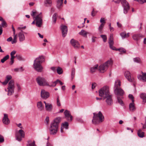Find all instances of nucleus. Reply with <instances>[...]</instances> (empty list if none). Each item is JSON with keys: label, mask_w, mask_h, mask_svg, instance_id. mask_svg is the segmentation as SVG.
Listing matches in <instances>:
<instances>
[{"label": "nucleus", "mask_w": 146, "mask_h": 146, "mask_svg": "<svg viewBox=\"0 0 146 146\" xmlns=\"http://www.w3.org/2000/svg\"><path fill=\"white\" fill-rule=\"evenodd\" d=\"M44 61L43 56H41L36 58L34 61L33 67L35 70L39 72H42L43 67L41 64Z\"/></svg>", "instance_id": "f257e3e1"}, {"label": "nucleus", "mask_w": 146, "mask_h": 146, "mask_svg": "<svg viewBox=\"0 0 146 146\" xmlns=\"http://www.w3.org/2000/svg\"><path fill=\"white\" fill-rule=\"evenodd\" d=\"M94 116L92 120V123L95 125L98 124L104 121V116L100 111L98 113H94Z\"/></svg>", "instance_id": "f03ea898"}, {"label": "nucleus", "mask_w": 146, "mask_h": 146, "mask_svg": "<svg viewBox=\"0 0 146 146\" xmlns=\"http://www.w3.org/2000/svg\"><path fill=\"white\" fill-rule=\"evenodd\" d=\"M99 96L101 97L103 100L111 94L110 93V89L108 86H105L101 88L99 90Z\"/></svg>", "instance_id": "7ed1b4c3"}, {"label": "nucleus", "mask_w": 146, "mask_h": 146, "mask_svg": "<svg viewBox=\"0 0 146 146\" xmlns=\"http://www.w3.org/2000/svg\"><path fill=\"white\" fill-rule=\"evenodd\" d=\"M113 64V61L111 59L108 60L99 67V70L101 73H104L108 69L109 67L111 66Z\"/></svg>", "instance_id": "20e7f679"}, {"label": "nucleus", "mask_w": 146, "mask_h": 146, "mask_svg": "<svg viewBox=\"0 0 146 146\" xmlns=\"http://www.w3.org/2000/svg\"><path fill=\"white\" fill-rule=\"evenodd\" d=\"M112 1L116 3H119L121 1L123 7V13L125 14L127 13L129 9V5L126 0H113Z\"/></svg>", "instance_id": "39448f33"}, {"label": "nucleus", "mask_w": 146, "mask_h": 146, "mask_svg": "<svg viewBox=\"0 0 146 146\" xmlns=\"http://www.w3.org/2000/svg\"><path fill=\"white\" fill-rule=\"evenodd\" d=\"M15 85L14 81L13 80H11L8 84L7 89L8 90L7 95L11 96L14 92Z\"/></svg>", "instance_id": "423d86ee"}, {"label": "nucleus", "mask_w": 146, "mask_h": 146, "mask_svg": "<svg viewBox=\"0 0 146 146\" xmlns=\"http://www.w3.org/2000/svg\"><path fill=\"white\" fill-rule=\"evenodd\" d=\"M25 132L22 129H20L15 133V137L17 140L20 141L22 140V138L24 137Z\"/></svg>", "instance_id": "0eeeda50"}, {"label": "nucleus", "mask_w": 146, "mask_h": 146, "mask_svg": "<svg viewBox=\"0 0 146 146\" xmlns=\"http://www.w3.org/2000/svg\"><path fill=\"white\" fill-rule=\"evenodd\" d=\"M38 84L40 86H47L48 82L43 77L39 76L36 79Z\"/></svg>", "instance_id": "6e6552de"}, {"label": "nucleus", "mask_w": 146, "mask_h": 146, "mask_svg": "<svg viewBox=\"0 0 146 146\" xmlns=\"http://www.w3.org/2000/svg\"><path fill=\"white\" fill-rule=\"evenodd\" d=\"M36 25L38 27H41L42 24V16L41 13L37 15L35 18Z\"/></svg>", "instance_id": "1a4fd4ad"}, {"label": "nucleus", "mask_w": 146, "mask_h": 146, "mask_svg": "<svg viewBox=\"0 0 146 146\" xmlns=\"http://www.w3.org/2000/svg\"><path fill=\"white\" fill-rule=\"evenodd\" d=\"M58 127L56 125L51 123L49 128L50 134L54 135L57 133L58 130Z\"/></svg>", "instance_id": "9d476101"}, {"label": "nucleus", "mask_w": 146, "mask_h": 146, "mask_svg": "<svg viewBox=\"0 0 146 146\" xmlns=\"http://www.w3.org/2000/svg\"><path fill=\"white\" fill-rule=\"evenodd\" d=\"M124 76L127 80L130 82H135V80L133 78H131V73L128 71H125L124 73Z\"/></svg>", "instance_id": "9b49d317"}, {"label": "nucleus", "mask_w": 146, "mask_h": 146, "mask_svg": "<svg viewBox=\"0 0 146 146\" xmlns=\"http://www.w3.org/2000/svg\"><path fill=\"white\" fill-rule=\"evenodd\" d=\"M70 43L71 45L75 49H78L80 47V44L79 42L74 39H72L70 40Z\"/></svg>", "instance_id": "f8f14e48"}, {"label": "nucleus", "mask_w": 146, "mask_h": 146, "mask_svg": "<svg viewBox=\"0 0 146 146\" xmlns=\"http://www.w3.org/2000/svg\"><path fill=\"white\" fill-rule=\"evenodd\" d=\"M66 118L68 121H71L72 119V116L71 115L69 111L66 110L64 112Z\"/></svg>", "instance_id": "ddd939ff"}, {"label": "nucleus", "mask_w": 146, "mask_h": 146, "mask_svg": "<svg viewBox=\"0 0 146 146\" xmlns=\"http://www.w3.org/2000/svg\"><path fill=\"white\" fill-rule=\"evenodd\" d=\"M105 99H106L105 101L107 105L111 106L113 104V102L111 94L106 97Z\"/></svg>", "instance_id": "4468645a"}, {"label": "nucleus", "mask_w": 146, "mask_h": 146, "mask_svg": "<svg viewBox=\"0 0 146 146\" xmlns=\"http://www.w3.org/2000/svg\"><path fill=\"white\" fill-rule=\"evenodd\" d=\"M41 96L42 98L44 99H46L49 96V94L46 91L44 90H42L41 92Z\"/></svg>", "instance_id": "2eb2a0df"}, {"label": "nucleus", "mask_w": 146, "mask_h": 146, "mask_svg": "<svg viewBox=\"0 0 146 146\" xmlns=\"http://www.w3.org/2000/svg\"><path fill=\"white\" fill-rule=\"evenodd\" d=\"M61 29L62 31V36L63 37H65L67 33L68 29L66 26L64 25H62L61 27Z\"/></svg>", "instance_id": "dca6fc26"}, {"label": "nucleus", "mask_w": 146, "mask_h": 146, "mask_svg": "<svg viewBox=\"0 0 146 146\" xmlns=\"http://www.w3.org/2000/svg\"><path fill=\"white\" fill-rule=\"evenodd\" d=\"M45 105V108L46 110L48 111H52V104L46 103L45 101L44 102Z\"/></svg>", "instance_id": "f3484780"}, {"label": "nucleus", "mask_w": 146, "mask_h": 146, "mask_svg": "<svg viewBox=\"0 0 146 146\" xmlns=\"http://www.w3.org/2000/svg\"><path fill=\"white\" fill-rule=\"evenodd\" d=\"M117 90L115 91V89H114V92L115 94L118 96H122L124 94V92L120 88H117Z\"/></svg>", "instance_id": "a211bd4d"}, {"label": "nucleus", "mask_w": 146, "mask_h": 146, "mask_svg": "<svg viewBox=\"0 0 146 146\" xmlns=\"http://www.w3.org/2000/svg\"><path fill=\"white\" fill-rule=\"evenodd\" d=\"M137 77L140 80L143 82H146V73L142 72V75H138Z\"/></svg>", "instance_id": "6ab92c4d"}, {"label": "nucleus", "mask_w": 146, "mask_h": 146, "mask_svg": "<svg viewBox=\"0 0 146 146\" xmlns=\"http://www.w3.org/2000/svg\"><path fill=\"white\" fill-rule=\"evenodd\" d=\"M121 86V82L119 79H117L115 81L114 89H115V91L116 92L117 90V88H120Z\"/></svg>", "instance_id": "aec40b11"}, {"label": "nucleus", "mask_w": 146, "mask_h": 146, "mask_svg": "<svg viewBox=\"0 0 146 146\" xmlns=\"http://www.w3.org/2000/svg\"><path fill=\"white\" fill-rule=\"evenodd\" d=\"M144 36L141 34H135L133 35L132 38L134 40L137 41L140 38H142Z\"/></svg>", "instance_id": "412c9836"}, {"label": "nucleus", "mask_w": 146, "mask_h": 146, "mask_svg": "<svg viewBox=\"0 0 146 146\" xmlns=\"http://www.w3.org/2000/svg\"><path fill=\"white\" fill-rule=\"evenodd\" d=\"M37 107L40 111H42L44 109V106L41 101H39L37 103Z\"/></svg>", "instance_id": "4be33fe9"}, {"label": "nucleus", "mask_w": 146, "mask_h": 146, "mask_svg": "<svg viewBox=\"0 0 146 146\" xmlns=\"http://www.w3.org/2000/svg\"><path fill=\"white\" fill-rule=\"evenodd\" d=\"M4 117L3 119V123L5 124H8L10 122L8 118V115L6 114H4Z\"/></svg>", "instance_id": "5701e85b"}, {"label": "nucleus", "mask_w": 146, "mask_h": 146, "mask_svg": "<svg viewBox=\"0 0 146 146\" xmlns=\"http://www.w3.org/2000/svg\"><path fill=\"white\" fill-rule=\"evenodd\" d=\"M21 32H19L18 34L19 40L20 42H22L24 40L25 38L24 34L22 32V31H21Z\"/></svg>", "instance_id": "b1692460"}, {"label": "nucleus", "mask_w": 146, "mask_h": 146, "mask_svg": "<svg viewBox=\"0 0 146 146\" xmlns=\"http://www.w3.org/2000/svg\"><path fill=\"white\" fill-rule=\"evenodd\" d=\"M16 51L15 50L13 51L11 53L10 55L11 56V64H12L14 61V59L15 58V56L14 55L16 54Z\"/></svg>", "instance_id": "393cba45"}, {"label": "nucleus", "mask_w": 146, "mask_h": 146, "mask_svg": "<svg viewBox=\"0 0 146 146\" xmlns=\"http://www.w3.org/2000/svg\"><path fill=\"white\" fill-rule=\"evenodd\" d=\"M12 78V76L10 75H7L6 77L5 81L2 82L3 84L6 85L8 83V82Z\"/></svg>", "instance_id": "a878e982"}, {"label": "nucleus", "mask_w": 146, "mask_h": 146, "mask_svg": "<svg viewBox=\"0 0 146 146\" xmlns=\"http://www.w3.org/2000/svg\"><path fill=\"white\" fill-rule=\"evenodd\" d=\"M61 121V118L60 117H58L55 118L53 122H52V123L55 125H58H58Z\"/></svg>", "instance_id": "bb28decb"}, {"label": "nucleus", "mask_w": 146, "mask_h": 146, "mask_svg": "<svg viewBox=\"0 0 146 146\" xmlns=\"http://www.w3.org/2000/svg\"><path fill=\"white\" fill-rule=\"evenodd\" d=\"M129 109L131 111H134L135 110L136 108L134 102H132L129 104Z\"/></svg>", "instance_id": "cd10ccee"}, {"label": "nucleus", "mask_w": 146, "mask_h": 146, "mask_svg": "<svg viewBox=\"0 0 146 146\" xmlns=\"http://www.w3.org/2000/svg\"><path fill=\"white\" fill-rule=\"evenodd\" d=\"M140 97L143 100V102L145 103L146 102V94L142 93L140 94Z\"/></svg>", "instance_id": "c85d7f7f"}, {"label": "nucleus", "mask_w": 146, "mask_h": 146, "mask_svg": "<svg viewBox=\"0 0 146 146\" xmlns=\"http://www.w3.org/2000/svg\"><path fill=\"white\" fill-rule=\"evenodd\" d=\"M89 33L86 31L84 30H82L79 33V34L84 37H86L87 35Z\"/></svg>", "instance_id": "c756f323"}, {"label": "nucleus", "mask_w": 146, "mask_h": 146, "mask_svg": "<svg viewBox=\"0 0 146 146\" xmlns=\"http://www.w3.org/2000/svg\"><path fill=\"white\" fill-rule=\"evenodd\" d=\"M44 4L46 6L50 7L52 5V0H45Z\"/></svg>", "instance_id": "7c9ffc66"}, {"label": "nucleus", "mask_w": 146, "mask_h": 146, "mask_svg": "<svg viewBox=\"0 0 146 146\" xmlns=\"http://www.w3.org/2000/svg\"><path fill=\"white\" fill-rule=\"evenodd\" d=\"M63 0H57L56 6L58 8H60L62 7Z\"/></svg>", "instance_id": "2f4dec72"}, {"label": "nucleus", "mask_w": 146, "mask_h": 146, "mask_svg": "<svg viewBox=\"0 0 146 146\" xmlns=\"http://www.w3.org/2000/svg\"><path fill=\"white\" fill-rule=\"evenodd\" d=\"M120 35L122 38H128L129 36V33L126 34L125 32H123L120 33Z\"/></svg>", "instance_id": "473e14b6"}, {"label": "nucleus", "mask_w": 146, "mask_h": 146, "mask_svg": "<svg viewBox=\"0 0 146 146\" xmlns=\"http://www.w3.org/2000/svg\"><path fill=\"white\" fill-rule=\"evenodd\" d=\"M109 43L110 46L113 45L114 44L113 34H111L110 35V37L109 39Z\"/></svg>", "instance_id": "72a5a7b5"}, {"label": "nucleus", "mask_w": 146, "mask_h": 146, "mask_svg": "<svg viewBox=\"0 0 146 146\" xmlns=\"http://www.w3.org/2000/svg\"><path fill=\"white\" fill-rule=\"evenodd\" d=\"M57 84V82H56V80L54 82H51L49 83L48 82V85L47 86L49 87H54Z\"/></svg>", "instance_id": "f704fd0d"}, {"label": "nucleus", "mask_w": 146, "mask_h": 146, "mask_svg": "<svg viewBox=\"0 0 146 146\" xmlns=\"http://www.w3.org/2000/svg\"><path fill=\"white\" fill-rule=\"evenodd\" d=\"M27 143V146H36L35 144V142L34 141L32 142L31 140H29Z\"/></svg>", "instance_id": "c9c22d12"}, {"label": "nucleus", "mask_w": 146, "mask_h": 146, "mask_svg": "<svg viewBox=\"0 0 146 146\" xmlns=\"http://www.w3.org/2000/svg\"><path fill=\"white\" fill-rule=\"evenodd\" d=\"M137 134L138 136L140 137L143 138L144 136V133L141 130H139L137 132Z\"/></svg>", "instance_id": "e433bc0d"}, {"label": "nucleus", "mask_w": 146, "mask_h": 146, "mask_svg": "<svg viewBox=\"0 0 146 146\" xmlns=\"http://www.w3.org/2000/svg\"><path fill=\"white\" fill-rule=\"evenodd\" d=\"M104 25L103 24H101L98 28V29L99 32L102 34L103 33V29Z\"/></svg>", "instance_id": "4c0bfd02"}, {"label": "nucleus", "mask_w": 146, "mask_h": 146, "mask_svg": "<svg viewBox=\"0 0 146 146\" xmlns=\"http://www.w3.org/2000/svg\"><path fill=\"white\" fill-rule=\"evenodd\" d=\"M98 66V64L94 66L93 67H91L90 68V72L91 73H93L96 70Z\"/></svg>", "instance_id": "58836bf2"}, {"label": "nucleus", "mask_w": 146, "mask_h": 146, "mask_svg": "<svg viewBox=\"0 0 146 146\" xmlns=\"http://www.w3.org/2000/svg\"><path fill=\"white\" fill-rule=\"evenodd\" d=\"M31 14V15L33 17V19H35L36 17H35V16L37 15L36 11L34 10L32 11Z\"/></svg>", "instance_id": "ea45409f"}, {"label": "nucleus", "mask_w": 146, "mask_h": 146, "mask_svg": "<svg viewBox=\"0 0 146 146\" xmlns=\"http://www.w3.org/2000/svg\"><path fill=\"white\" fill-rule=\"evenodd\" d=\"M17 35L15 34H13V38L11 42L12 44H15L17 42Z\"/></svg>", "instance_id": "a19ab883"}, {"label": "nucleus", "mask_w": 146, "mask_h": 146, "mask_svg": "<svg viewBox=\"0 0 146 146\" xmlns=\"http://www.w3.org/2000/svg\"><path fill=\"white\" fill-rule=\"evenodd\" d=\"M57 16V15L56 13H54L52 17V20H53V21L52 23L54 24H55L56 21V18Z\"/></svg>", "instance_id": "79ce46f5"}, {"label": "nucleus", "mask_w": 146, "mask_h": 146, "mask_svg": "<svg viewBox=\"0 0 146 146\" xmlns=\"http://www.w3.org/2000/svg\"><path fill=\"white\" fill-rule=\"evenodd\" d=\"M57 72L59 74H61L63 72L62 70V68L59 67H58L57 69Z\"/></svg>", "instance_id": "37998d69"}, {"label": "nucleus", "mask_w": 146, "mask_h": 146, "mask_svg": "<svg viewBox=\"0 0 146 146\" xmlns=\"http://www.w3.org/2000/svg\"><path fill=\"white\" fill-rule=\"evenodd\" d=\"M9 57V55H7L4 57L1 60V62L3 63H4L5 61L7 60Z\"/></svg>", "instance_id": "c03bdc74"}, {"label": "nucleus", "mask_w": 146, "mask_h": 146, "mask_svg": "<svg viewBox=\"0 0 146 146\" xmlns=\"http://www.w3.org/2000/svg\"><path fill=\"white\" fill-rule=\"evenodd\" d=\"M62 127L65 128L66 129H68V124L67 122H65L64 123H62Z\"/></svg>", "instance_id": "a18cd8bd"}, {"label": "nucleus", "mask_w": 146, "mask_h": 146, "mask_svg": "<svg viewBox=\"0 0 146 146\" xmlns=\"http://www.w3.org/2000/svg\"><path fill=\"white\" fill-rule=\"evenodd\" d=\"M134 61L137 63H140L141 62V60L139 57H136L133 58Z\"/></svg>", "instance_id": "49530a36"}, {"label": "nucleus", "mask_w": 146, "mask_h": 146, "mask_svg": "<svg viewBox=\"0 0 146 146\" xmlns=\"http://www.w3.org/2000/svg\"><path fill=\"white\" fill-rule=\"evenodd\" d=\"M75 70L74 68H73L72 70V72H71V77H72V79H73L74 78L75 76Z\"/></svg>", "instance_id": "de8ad7c7"}, {"label": "nucleus", "mask_w": 146, "mask_h": 146, "mask_svg": "<svg viewBox=\"0 0 146 146\" xmlns=\"http://www.w3.org/2000/svg\"><path fill=\"white\" fill-rule=\"evenodd\" d=\"M1 25L2 27H6L7 26V25L4 20L2 21Z\"/></svg>", "instance_id": "09e8293b"}, {"label": "nucleus", "mask_w": 146, "mask_h": 146, "mask_svg": "<svg viewBox=\"0 0 146 146\" xmlns=\"http://www.w3.org/2000/svg\"><path fill=\"white\" fill-rule=\"evenodd\" d=\"M100 36L103 39L104 42H106L107 40L106 36L105 35H101Z\"/></svg>", "instance_id": "8fccbe9b"}, {"label": "nucleus", "mask_w": 146, "mask_h": 146, "mask_svg": "<svg viewBox=\"0 0 146 146\" xmlns=\"http://www.w3.org/2000/svg\"><path fill=\"white\" fill-rule=\"evenodd\" d=\"M14 70L16 72H21L23 71V68L22 67H21V68H15L14 69Z\"/></svg>", "instance_id": "3c124183"}, {"label": "nucleus", "mask_w": 146, "mask_h": 146, "mask_svg": "<svg viewBox=\"0 0 146 146\" xmlns=\"http://www.w3.org/2000/svg\"><path fill=\"white\" fill-rule=\"evenodd\" d=\"M141 124L143 126V129L146 128V117H145V121L143 122V123H141Z\"/></svg>", "instance_id": "603ef678"}, {"label": "nucleus", "mask_w": 146, "mask_h": 146, "mask_svg": "<svg viewBox=\"0 0 146 146\" xmlns=\"http://www.w3.org/2000/svg\"><path fill=\"white\" fill-rule=\"evenodd\" d=\"M56 104L57 106H61V104L60 102V100L59 99L58 96V97L56 99Z\"/></svg>", "instance_id": "864d4df0"}, {"label": "nucleus", "mask_w": 146, "mask_h": 146, "mask_svg": "<svg viewBox=\"0 0 146 146\" xmlns=\"http://www.w3.org/2000/svg\"><path fill=\"white\" fill-rule=\"evenodd\" d=\"M117 50H118L120 52H122L124 53H125L126 52L125 49L123 48H120L119 49H117Z\"/></svg>", "instance_id": "5fc2aeb1"}, {"label": "nucleus", "mask_w": 146, "mask_h": 146, "mask_svg": "<svg viewBox=\"0 0 146 146\" xmlns=\"http://www.w3.org/2000/svg\"><path fill=\"white\" fill-rule=\"evenodd\" d=\"M117 99L118 103L121 105H123V101L119 97H117Z\"/></svg>", "instance_id": "6e6d98bb"}, {"label": "nucleus", "mask_w": 146, "mask_h": 146, "mask_svg": "<svg viewBox=\"0 0 146 146\" xmlns=\"http://www.w3.org/2000/svg\"><path fill=\"white\" fill-rule=\"evenodd\" d=\"M100 22L101 23V24H103V25H104L106 23L104 18L103 17L101 18L100 20Z\"/></svg>", "instance_id": "4d7b16f0"}, {"label": "nucleus", "mask_w": 146, "mask_h": 146, "mask_svg": "<svg viewBox=\"0 0 146 146\" xmlns=\"http://www.w3.org/2000/svg\"><path fill=\"white\" fill-rule=\"evenodd\" d=\"M129 98L131 100L132 102H134V100L133 98L134 97L131 94H130L129 95Z\"/></svg>", "instance_id": "13d9d810"}, {"label": "nucleus", "mask_w": 146, "mask_h": 146, "mask_svg": "<svg viewBox=\"0 0 146 146\" xmlns=\"http://www.w3.org/2000/svg\"><path fill=\"white\" fill-rule=\"evenodd\" d=\"M4 141V139L3 137L0 135V143L3 142Z\"/></svg>", "instance_id": "bf43d9fd"}, {"label": "nucleus", "mask_w": 146, "mask_h": 146, "mask_svg": "<svg viewBox=\"0 0 146 146\" xmlns=\"http://www.w3.org/2000/svg\"><path fill=\"white\" fill-rule=\"evenodd\" d=\"M45 123H46L47 124H48L49 121V118L48 117H46L45 120Z\"/></svg>", "instance_id": "052dcab7"}, {"label": "nucleus", "mask_w": 146, "mask_h": 146, "mask_svg": "<svg viewBox=\"0 0 146 146\" xmlns=\"http://www.w3.org/2000/svg\"><path fill=\"white\" fill-rule=\"evenodd\" d=\"M110 48L113 50H117V49H116V48L113 46V45H111L110 46Z\"/></svg>", "instance_id": "680f3d73"}, {"label": "nucleus", "mask_w": 146, "mask_h": 146, "mask_svg": "<svg viewBox=\"0 0 146 146\" xmlns=\"http://www.w3.org/2000/svg\"><path fill=\"white\" fill-rule=\"evenodd\" d=\"M56 82H57V84L59 83L61 85H62L63 84V83L58 79L56 80Z\"/></svg>", "instance_id": "e2e57ef3"}, {"label": "nucleus", "mask_w": 146, "mask_h": 146, "mask_svg": "<svg viewBox=\"0 0 146 146\" xmlns=\"http://www.w3.org/2000/svg\"><path fill=\"white\" fill-rule=\"evenodd\" d=\"M17 126L20 129H23V127L22 126L21 124V123H19L18 124H17Z\"/></svg>", "instance_id": "0e129e2a"}, {"label": "nucleus", "mask_w": 146, "mask_h": 146, "mask_svg": "<svg viewBox=\"0 0 146 146\" xmlns=\"http://www.w3.org/2000/svg\"><path fill=\"white\" fill-rule=\"evenodd\" d=\"M12 40H13L12 37H10L9 38H7V40L8 42H11V41L12 42Z\"/></svg>", "instance_id": "69168bd1"}, {"label": "nucleus", "mask_w": 146, "mask_h": 146, "mask_svg": "<svg viewBox=\"0 0 146 146\" xmlns=\"http://www.w3.org/2000/svg\"><path fill=\"white\" fill-rule=\"evenodd\" d=\"M96 86V84L95 83H93L92 84V89H94Z\"/></svg>", "instance_id": "338daca9"}, {"label": "nucleus", "mask_w": 146, "mask_h": 146, "mask_svg": "<svg viewBox=\"0 0 146 146\" xmlns=\"http://www.w3.org/2000/svg\"><path fill=\"white\" fill-rule=\"evenodd\" d=\"M54 72H55L56 71V68L55 67H53L50 68Z\"/></svg>", "instance_id": "774afa93"}]
</instances>
